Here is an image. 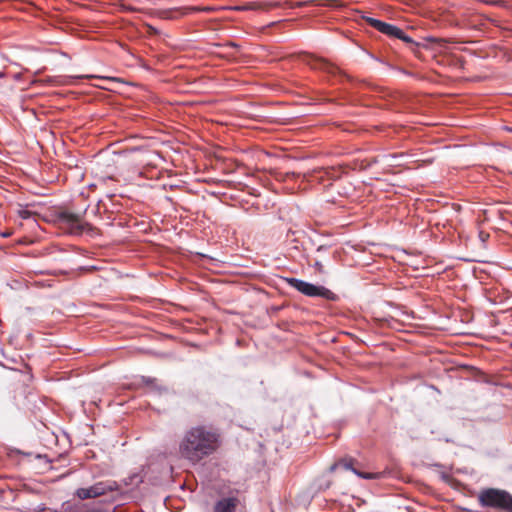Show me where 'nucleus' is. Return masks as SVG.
Instances as JSON below:
<instances>
[{
	"instance_id": "nucleus-16",
	"label": "nucleus",
	"mask_w": 512,
	"mask_h": 512,
	"mask_svg": "<svg viewBox=\"0 0 512 512\" xmlns=\"http://www.w3.org/2000/svg\"><path fill=\"white\" fill-rule=\"evenodd\" d=\"M212 8L210 7H204V8H200V7H189V8H185L183 12H180V15H185L187 14V12H192V11H211Z\"/></svg>"
},
{
	"instance_id": "nucleus-7",
	"label": "nucleus",
	"mask_w": 512,
	"mask_h": 512,
	"mask_svg": "<svg viewBox=\"0 0 512 512\" xmlns=\"http://www.w3.org/2000/svg\"><path fill=\"white\" fill-rule=\"evenodd\" d=\"M282 4L279 1H271V2H249L247 4L236 6L234 9L237 11H247V10H262L269 11L274 8L281 7Z\"/></svg>"
},
{
	"instance_id": "nucleus-18",
	"label": "nucleus",
	"mask_w": 512,
	"mask_h": 512,
	"mask_svg": "<svg viewBox=\"0 0 512 512\" xmlns=\"http://www.w3.org/2000/svg\"><path fill=\"white\" fill-rule=\"evenodd\" d=\"M223 47L238 48V45L234 42H229V43L224 44Z\"/></svg>"
},
{
	"instance_id": "nucleus-13",
	"label": "nucleus",
	"mask_w": 512,
	"mask_h": 512,
	"mask_svg": "<svg viewBox=\"0 0 512 512\" xmlns=\"http://www.w3.org/2000/svg\"><path fill=\"white\" fill-rule=\"evenodd\" d=\"M312 67L315 69L316 68L323 69V70H326L329 72L333 68L329 62H327L326 60H323V59H316L315 63L312 65Z\"/></svg>"
},
{
	"instance_id": "nucleus-12",
	"label": "nucleus",
	"mask_w": 512,
	"mask_h": 512,
	"mask_svg": "<svg viewBox=\"0 0 512 512\" xmlns=\"http://www.w3.org/2000/svg\"><path fill=\"white\" fill-rule=\"evenodd\" d=\"M287 281L291 287L306 295L310 283L297 278H289Z\"/></svg>"
},
{
	"instance_id": "nucleus-17",
	"label": "nucleus",
	"mask_w": 512,
	"mask_h": 512,
	"mask_svg": "<svg viewBox=\"0 0 512 512\" xmlns=\"http://www.w3.org/2000/svg\"><path fill=\"white\" fill-rule=\"evenodd\" d=\"M479 238L481 239L482 242H485L489 238V234L484 231H480Z\"/></svg>"
},
{
	"instance_id": "nucleus-3",
	"label": "nucleus",
	"mask_w": 512,
	"mask_h": 512,
	"mask_svg": "<svg viewBox=\"0 0 512 512\" xmlns=\"http://www.w3.org/2000/svg\"><path fill=\"white\" fill-rule=\"evenodd\" d=\"M116 490H118V485L115 481H100L88 488L77 489L75 495L81 500H86L97 498Z\"/></svg>"
},
{
	"instance_id": "nucleus-1",
	"label": "nucleus",
	"mask_w": 512,
	"mask_h": 512,
	"mask_svg": "<svg viewBox=\"0 0 512 512\" xmlns=\"http://www.w3.org/2000/svg\"><path fill=\"white\" fill-rule=\"evenodd\" d=\"M222 444V436L218 429L211 426L198 425L188 429L180 443V456L192 464L214 454Z\"/></svg>"
},
{
	"instance_id": "nucleus-9",
	"label": "nucleus",
	"mask_w": 512,
	"mask_h": 512,
	"mask_svg": "<svg viewBox=\"0 0 512 512\" xmlns=\"http://www.w3.org/2000/svg\"><path fill=\"white\" fill-rule=\"evenodd\" d=\"M239 500L235 497L223 498L214 507V512H235Z\"/></svg>"
},
{
	"instance_id": "nucleus-5",
	"label": "nucleus",
	"mask_w": 512,
	"mask_h": 512,
	"mask_svg": "<svg viewBox=\"0 0 512 512\" xmlns=\"http://www.w3.org/2000/svg\"><path fill=\"white\" fill-rule=\"evenodd\" d=\"M367 24H369L371 27L375 28L379 32L393 38L399 39V37L402 34V30L398 28L397 26H394L392 24L383 22L378 19H374L372 17H364L363 18Z\"/></svg>"
},
{
	"instance_id": "nucleus-10",
	"label": "nucleus",
	"mask_w": 512,
	"mask_h": 512,
	"mask_svg": "<svg viewBox=\"0 0 512 512\" xmlns=\"http://www.w3.org/2000/svg\"><path fill=\"white\" fill-rule=\"evenodd\" d=\"M320 0H308V1H300V2H296V3H293L291 2L290 0H286L285 2H281L282 6L280 8H289V9H292V8H301V7H306V6H310V5H325L324 3H319ZM329 3L327 5H331V3H337V0H327Z\"/></svg>"
},
{
	"instance_id": "nucleus-6",
	"label": "nucleus",
	"mask_w": 512,
	"mask_h": 512,
	"mask_svg": "<svg viewBox=\"0 0 512 512\" xmlns=\"http://www.w3.org/2000/svg\"><path fill=\"white\" fill-rule=\"evenodd\" d=\"M60 221L63 224L69 226L71 232L77 234L82 233L85 227L88 226V224L82 222L79 215L70 212H62L60 214Z\"/></svg>"
},
{
	"instance_id": "nucleus-2",
	"label": "nucleus",
	"mask_w": 512,
	"mask_h": 512,
	"mask_svg": "<svg viewBox=\"0 0 512 512\" xmlns=\"http://www.w3.org/2000/svg\"><path fill=\"white\" fill-rule=\"evenodd\" d=\"M480 506L499 510L501 512H512V495L502 489L485 488L478 494Z\"/></svg>"
},
{
	"instance_id": "nucleus-4",
	"label": "nucleus",
	"mask_w": 512,
	"mask_h": 512,
	"mask_svg": "<svg viewBox=\"0 0 512 512\" xmlns=\"http://www.w3.org/2000/svg\"><path fill=\"white\" fill-rule=\"evenodd\" d=\"M367 24H369L371 27L375 28L379 32L393 38L399 39V37L402 34V30L398 28L397 26H394L392 24L383 22L378 19H374L372 17H364L363 18Z\"/></svg>"
},
{
	"instance_id": "nucleus-15",
	"label": "nucleus",
	"mask_w": 512,
	"mask_h": 512,
	"mask_svg": "<svg viewBox=\"0 0 512 512\" xmlns=\"http://www.w3.org/2000/svg\"><path fill=\"white\" fill-rule=\"evenodd\" d=\"M17 213H18V216L22 219H28L33 215V212H31L30 210L23 208V207L19 208Z\"/></svg>"
},
{
	"instance_id": "nucleus-14",
	"label": "nucleus",
	"mask_w": 512,
	"mask_h": 512,
	"mask_svg": "<svg viewBox=\"0 0 512 512\" xmlns=\"http://www.w3.org/2000/svg\"><path fill=\"white\" fill-rule=\"evenodd\" d=\"M399 39L402 40L403 42L409 44L411 46V50L413 52H416V49L419 47V44L416 43L411 37L407 36L404 32H402Z\"/></svg>"
},
{
	"instance_id": "nucleus-8",
	"label": "nucleus",
	"mask_w": 512,
	"mask_h": 512,
	"mask_svg": "<svg viewBox=\"0 0 512 512\" xmlns=\"http://www.w3.org/2000/svg\"><path fill=\"white\" fill-rule=\"evenodd\" d=\"M305 296L308 297H321L327 300H336L337 296L331 290L327 289L324 286H317L314 284H309L307 293Z\"/></svg>"
},
{
	"instance_id": "nucleus-11",
	"label": "nucleus",
	"mask_w": 512,
	"mask_h": 512,
	"mask_svg": "<svg viewBox=\"0 0 512 512\" xmlns=\"http://www.w3.org/2000/svg\"><path fill=\"white\" fill-rule=\"evenodd\" d=\"M354 460L353 459H342L340 460L338 463L335 464V467H343L344 469L346 470H352L355 474H357L358 476H360L361 478H364V479H373V478H376V475L375 474H372V473H363V472H359L357 471L356 469H354L352 467V464H353Z\"/></svg>"
}]
</instances>
